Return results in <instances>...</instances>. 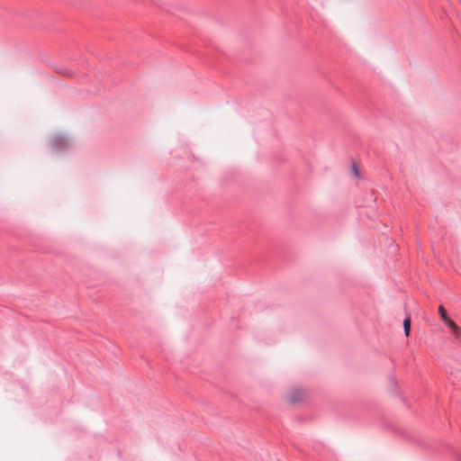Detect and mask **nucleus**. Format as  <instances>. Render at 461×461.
I'll return each instance as SVG.
<instances>
[{
	"mask_svg": "<svg viewBox=\"0 0 461 461\" xmlns=\"http://www.w3.org/2000/svg\"><path fill=\"white\" fill-rule=\"evenodd\" d=\"M50 146L55 151H63L69 149L71 140L64 135H55L50 140Z\"/></svg>",
	"mask_w": 461,
	"mask_h": 461,
	"instance_id": "obj_1",
	"label": "nucleus"
},
{
	"mask_svg": "<svg viewBox=\"0 0 461 461\" xmlns=\"http://www.w3.org/2000/svg\"><path fill=\"white\" fill-rule=\"evenodd\" d=\"M444 322L448 327V329L450 330L452 334L456 339H458L459 338V328L457 327V325L449 318L447 320H446Z\"/></svg>",
	"mask_w": 461,
	"mask_h": 461,
	"instance_id": "obj_2",
	"label": "nucleus"
},
{
	"mask_svg": "<svg viewBox=\"0 0 461 461\" xmlns=\"http://www.w3.org/2000/svg\"><path fill=\"white\" fill-rule=\"evenodd\" d=\"M302 398V393L299 390H294L289 396V402L294 403L300 401Z\"/></svg>",
	"mask_w": 461,
	"mask_h": 461,
	"instance_id": "obj_3",
	"label": "nucleus"
},
{
	"mask_svg": "<svg viewBox=\"0 0 461 461\" xmlns=\"http://www.w3.org/2000/svg\"><path fill=\"white\" fill-rule=\"evenodd\" d=\"M403 330H404V335L406 337H409L410 330H411V320L409 318H405L403 321Z\"/></svg>",
	"mask_w": 461,
	"mask_h": 461,
	"instance_id": "obj_4",
	"label": "nucleus"
},
{
	"mask_svg": "<svg viewBox=\"0 0 461 461\" xmlns=\"http://www.w3.org/2000/svg\"><path fill=\"white\" fill-rule=\"evenodd\" d=\"M438 312H439L440 317H441V320H442L443 321H445L446 320H447V319H448V316H447V312H446L445 308H444L442 305H440V306L438 307Z\"/></svg>",
	"mask_w": 461,
	"mask_h": 461,
	"instance_id": "obj_5",
	"label": "nucleus"
},
{
	"mask_svg": "<svg viewBox=\"0 0 461 461\" xmlns=\"http://www.w3.org/2000/svg\"><path fill=\"white\" fill-rule=\"evenodd\" d=\"M353 170H354L355 175L358 176L359 173H358V169L356 165L353 166Z\"/></svg>",
	"mask_w": 461,
	"mask_h": 461,
	"instance_id": "obj_6",
	"label": "nucleus"
},
{
	"mask_svg": "<svg viewBox=\"0 0 461 461\" xmlns=\"http://www.w3.org/2000/svg\"><path fill=\"white\" fill-rule=\"evenodd\" d=\"M458 459H459V461H461V454L458 455Z\"/></svg>",
	"mask_w": 461,
	"mask_h": 461,
	"instance_id": "obj_7",
	"label": "nucleus"
}]
</instances>
